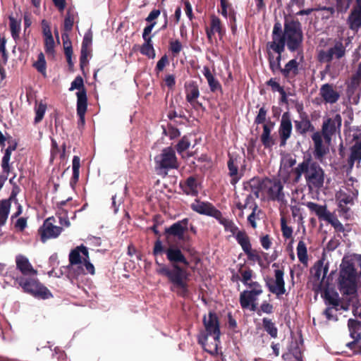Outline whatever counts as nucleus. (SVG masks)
Masks as SVG:
<instances>
[{
    "label": "nucleus",
    "instance_id": "obj_58",
    "mask_svg": "<svg viewBox=\"0 0 361 361\" xmlns=\"http://www.w3.org/2000/svg\"><path fill=\"white\" fill-rule=\"evenodd\" d=\"M241 276H242V282L246 286H250V284L251 283V282H252L251 281V279H252V271L251 270H245L242 272L241 274Z\"/></svg>",
    "mask_w": 361,
    "mask_h": 361
},
{
    "label": "nucleus",
    "instance_id": "obj_2",
    "mask_svg": "<svg viewBox=\"0 0 361 361\" xmlns=\"http://www.w3.org/2000/svg\"><path fill=\"white\" fill-rule=\"evenodd\" d=\"M205 331L202 332L198 337V342L204 349L210 354L217 353L219 343L220 330L216 315L209 312L203 318Z\"/></svg>",
    "mask_w": 361,
    "mask_h": 361
},
{
    "label": "nucleus",
    "instance_id": "obj_41",
    "mask_svg": "<svg viewBox=\"0 0 361 361\" xmlns=\"http://www.w3.org/2000/svg\"><path fill=\"white\" fill-rule=\"evenodd\" d=\"M9 21L11 36L14 40H17L19 38L20 31V21L16 20L12 16L9 17Z\"/></svg>",
    "mask_w": 361,
    "mask_h": 361
},
{
    "label": "nucleus",
    "instance_id": "obj_16",
    "mask_svg": "<svg viewBox=\"0 0 361 361\" xmlns=\"http://www.w3.org/2000/svg\"><path fill=\"white\" fill-rule=\"evenodd\" d=\"M191 208L193 211L200 214L212 216L214 218L219 217V211L207 202H201L196 200L191 204Z\"/></svg>",
    "mask_w": 361,
    "mask_h": 361
},
{
    "label": "nucleus",
    "instance_id": "obj_26",
    "mask_svg": "<svg viewBox=\"0 0 361 361\" xmlns=\"http://www.w3.org/2000/svg\"><path fill=\"white\" fill-rule=\"evenodd\" d=\"M350 29L357 30L361 26V3L358 1V6L355 8L348 18Z\"/></svg>",
    "mask_w": 361,
    "mask_h": 361
},
{
    "label": "nucleus",
    "instance_id": "obj_46",
    "mask_svg": "<svg viewBox=\"0 0 361 361\" xmlns=\"http://www.w3.org/2000/svg\"><path fill=\"white\" fill-rule=\"evenodd\" d=\"M192 135L184 136L177 145V150L181 154L183 152L186 150L190 146Z\"/></svg>",
    "mask_w": 361,
    "mask_h": 361
},
{
    "label": "nucleus",
    "instance_id": "obj_39",
    "mask_svg": "<svg viewBox=\"0 0 361 361\" xmlns=\"http://www.w3.org/2000/svg\"><path fill=\"white\" fill-rule=\"evenodd\" d=\"M236 240L242 247L244 252H249L251 245L248 236L243 231H238L235 236Z\"/></svg>",
    "mask_w": 361,
    "mask_h": 361
},
{
    "label": "nucleus",
    "instance_id": "obj_31",
    "mask_svg": "<svg viewBox=\"0 0 361 361\" xmlns=\"http://www.w3.org/2000/svg\"><path fill=\"white\" fill-rule=\"evenodd\" d=\"M286 44L284 38L281 36H274L273 37V42L269 44V48L277 53V56H281Z\"/></svg>",
    "mask_w": 361,
    "mask_h": 361
},
{
    "label": "nucleus",
    "instance_id": "obj_25",
    "mask_svg": "<svg viewBox=\"0 0 361 361\" xmlns=\"http://www.w3.org/2000/svg\"><path fill=\"white\" fill-rule=\"evenodd\" d=\"M326 305L331 307H340L347 310L348 307L340 304L339 295L336 291L331 288H326L324 291Z\"/></svg>",
    "mask_w": 361,
    "mask_h": 361
},
{
    "label": "nucleus",
    "instance_id": "obj_42",
    "mask_svg": "<svg viewBox=\"0 0 361 361\" xmlns=\"http://www.w3.org/2000/svg\"><path fill=\"white\" fill-rule=\"evenodd\" d=\"M348 326L351 337L355 340H357L360 337V334L358 333V331L361 327L360 322L355 319H350L348 320Z\"/></svg>",
    "mask_w": 361,
    "mask_h": 361
},
{
    "label": "nucleus",
    "instance_id": "obj_19",
    "mask_svg": "<svg viewBox=\"0 0 361 361\" xmlns=\"http://www.w3.org/2000/svg\"><path fill=\"white\" fill-rule=\"evenodd\" d=\"M305 205L310 211L315 214L320 220L332 223L333 216L327 210L326 205H320L312 202H307L305 203Z\"/></svg>",
    "mask_w": 361,
    "mask_h": 361
},
{
    "label": "nucleus",
    "instance_id": "obj_62",
    "mask_svg": "<svg viewBox=\"0 0 361 361\" xmlns=\"http://www.w3.org/2000/svg\"><path fill=\"white\" fill-rule=\"evenodd\" d=\"M182 48V44L178 40H175L170 42V49L174 54H179Z\"/></svg>",
    "mask_w": 361,
    "mask_h": 361
},
{
    "label": "nucleus",
    "instance_id": "obj_54",
    "mask_svg": "<svg viewBox=\"0 0 361 361\" xmlns=\"http://www.w3.org/2000/svg\"><path fill=\"white\" fill-rule=\"evenodd\" d=\"M54 40L53 37L44 38L45 51L49 54H53L54 52Z\"/></svg>",
    "mask_w": 361,
    "mask_h": 361
},
{
    "label": "nucleus",
    "instance_id": "obj_43",
    "mask_svg": "<svg viewBox=\"0 0 361 361\" xmlns=\"http://www.w3.org/2000/svg\"><path fill=\"white\" fill-rule=\"evenodd\" d=\"M197 185V182L194 178H188L186 180L185 192L188 195H196L198 192Z\"/></svg>",
    "mask_w": 361,
    "mask_h": 361
},
{
    "label": "nucleus",
    "instance_id": "obj_38",
    "mask_svg": "<svg viewBox=\"0 0 361 361\" xmlns=\"http://www.w3.org/2000/svg\"><path fill=\"white\" fill-rule=\"evenodd\" d=\"M140 53L145 56H147L149 59L155 58V51L154 49L152 40L151 39H148V40L145 41V43L140 48Z\"/></svg>",
    "mask_w": 361,
    "mask_h": 361
},
{
    "label": "nucleus",
    "instance_id": "obj_52",
    "mask_svg": "<svg viewBox=\"0 0 361 361\" xmlns=\"http://www.w3.org/2000/svg\"><path fill=\"white\" fill-rule=\"evenodd\" d=\"M352 169H350V166L347 169V178L345 180V185L343 187H348L350 188H357V180L350 176V173L351 172Z\"/></svg>",
    "mask_w": 361,
    "mask_h": 361
},
{
    "label": "nucleus",
    "instance_id": "obj_12",
    "mask_svg": "<svg viewBox=\"0 0 361 361\" xmlns=\"http://www.w3.org/2000/svg\"><path fill=\"white\" fill-rule=\"evenodd\" d=\"M358 189L350 188L342 186L336 193V200L338 202L339 207L345 210L347 205H353L354 201L357 198Z\"/></svg>",
    "mask_w": 361,
    "mask_h": 361
},
{
    "label": "nucleus",
    "instance_id": "obj_11",
    "mask_svg": "<svg viewBox=\"0 0 361 361\" xmlns=\"http://www.w3.org/2000/svg\"><path fill=\"white\" fill-rule=\"evenodd\" d=\"M345 49L343 43L336 42L334 47L318 52V60L321 63H329L334 59H341L345 55Z\"/></svg>",
    "mask_w": 361,
    "mask_h": 361
},
{
    "label": "nucleus",
    "instance_id": "obj_50",
    "mask_svg": "<svg viewBox=\"0 0 361 361\" xmlns=\"http://www.w3.org/2000/svg\"><path fill=\"white\" fill-rule=\"evenodd\" d=\"M281 58V56H277L274 58L271 53L269 54L270 68L274 72L281 70L280 63Z\"/></svg>",
    "mask_w": 361,
    "mask_h": 361
},
{
    "label": "nucleus",
    "instance_id": "obj_21",
    "mask_svg": "<svg viewBox=\"0 0 361 361\" xmlns=\"http://www.w3.org/2000/svg\"><path fill=\"white\" fill-rule=\"evenodd\" d=\"M16 267L25 276H35L37 271L33 269L28 259L23 255H18L16 259Z\"/></svg>",
    "mask_w": 361,
    "mask_h": 361
},
{
    "label": "nucleus",
    "instance_id": "obj_55",
    "mask_svg": "<svg viewBox=\"0 0 361 361\" xmlns=\"http://www.w3.org/2000/svg\"><path fill=\"white\" fill-rule=\"evenodd\" d=\"M90 52V47H81L80 66L82 68H83L84 66L87 65L88 62L87 57Z\"/></svg>",
    "mask_w": 361,
    "mask_h": 361
},
{
    "label": "nucleus",
    "instance_id": "obj_44",
    "mask_svg": "<svg viewBox=\"0 0 361 361\" xmlns=\"http://www.w3.org/2000/svg\"><path fill=\"white\" fill-rule=\"evenodd\" d=\"M311 128V123L307 119H302L300 121H295V128L300 134L306 133Z\"/></svg>",
    "mask_w": 361,
    "mask_h": 361
},
{
    "label": "nucleus",
    "instance_id": "obj_34",
    "mask_svg": "<svg viewBox=\"0 0 361 361\" xmlns=\"http://www.w3.org/2000/svg\"><path fill=\"white\" fill-rule=\"evenodd\" d=\"M199 89L195 85H190L186 89V99L192 105L197 103V99L199 97Z\"/></svg>",
    "mask_w": 361,
    "mask_h": 361
},
{
    "label": "nucleus",
    "instance_id": "obj_23",
    "mask_svg": "<svg viewBox=\"0 0 361 361\" xmlns=\"http://www.w3.org/2000/svg\"><path fill=\"white\" fill-rule=\"evenodd\" d=\"M167 259L173 264H176L178 262H181L185 266L189 265L188 261L185 259L180 250L177 247H170L166 250Z\"/></svg>",
    "mask_w": 361,
    "mask_h": 361
},
{
    "label": "nucleus",
    "instance_id": "obj_7",
    "mask_svg": "<svg viewBox=\"0 0 361 361\" xmlns=\"http://www.w3.org/2000/svg\"><path fill=\"white\" fill-rule=\"evenodd\" d=\"M247 287L249 290L243 291L240 295V305L243 309L255 311L257 298L263 292L262 286L258 282H251Z\"/></svg>",
    "mask_w": 361,
    "mask_h": 361
},
{
    "label": "nucleus",
    "instance_id": "obj_49",
    "mask_svg": "<svg viewBox=\"0 0 361 361\" xmlns=\"http://www.w3.org/2000/svg\"><path fill=\"white\" fill-rule=\"evenodd\" d=\"M341 309L340 307L328 306L324 311V314L329 321H337L336 312Z\"/></svg>",
    "mask_w": 361,
    "mask_h": 361
},
{
    "label": "nucleus",
    "instance_id": "obj_3",
    "mask_svg": "<svg viewBox=\"0 0 361 361\" xmlns=\"http://www.w3.org/2000/svg\"><path fill=\"white\" fill-rule=\"evenodd\" d=\"M252 192L257 198L267 196L272 200L283 201L284 193L283 184L278 179H252L250 182Z\"/></svg>",
    "mask_w": 361,
    "mask_h": 361
},
{
    "label": "nucleus",
    "instance_id": "obj_28",
    "mask_svg": "<svg viewBox=\"0 0 361 361\" xmlns=\"http://www.w3.org/2000/svg\"><path fill=\"white\" fill-rule=\"evenodd\" d=\"M274 124H264L263 126V132L261 135V141L265 147H270L274 145V140L271 136V131Z\"/></svg>",
    "mask_w": 361,
    "mask_h": 361
},
{
    "label": "nucleus",
    "instance_id": "obj_8",
    "mask_svg": "<svg viewBox=\"0 0 361 361\" xmlns=\"http://www.w3.org/2000/svg\"><path fill=\"white\" fill-rule=\"evenodd\" d=\"M18 283L25 292L35 298L47 299L51 296L50 291L35 278L21 277L18 279Z\"/></svg>",
    "mask_w": 361,
    "mask_h": 361
},
{
    "label": "nucleus",
    "instance_id": "obj_47",
    "mask_svg": "<svg viewBox=\"0 0 361 361\" xmlns=\"http://www.w3.org/2000/svg\"><path fill=\"white\" fill-rule=\"evenodd\" d=\"M46 109H47V106L45 104L42 103V102H39L35 107V113H36V116H35V123H39L40 122L43 117H44V115L46 112Z\"/></svg>",
    "mask_w": 361,
    "mask_h": 361
},
{
    "label": "nucleus",
    "instance_id": "obj_29",
    "mask_svg": "<svg viewBox=\"0 0 361 361\" xmlns=\"http://www.w3.org/2000/svg\"><path fill=\"white\" fill-rule=\"evenodd\" d=\"M228 167L229 170V175L231 177V183L235 185L239 180L240 177L238 174V161L236 158L231 157L228 161Z\"/></svg>",
    "mask_w": 361,
    "mask_h": 361
},
{
    "label": "nucleus",
    "instance_id": "obj_22",
    "mask_svg": "<svg viewBox=\"0 0 361 361\" xmlns=\"http://www.w3.org/2000/svg\"><path fill=\"white\" fill-rule=\"evenodd\" d=\"M77 114L82 123H85V114L87 110V94L85 90H79L77 93Z\"/></svg>",
    "mask_w": 361,
    "mask_h": 361
},
{
    "label": "nucleus",
    "instance_id": "obj_32",
    "mask_svg": "<svg viewBox=\"0 0 361 361\" xmlns=\"http://www.w3.org/2000/svg\"><path fill=\"white\" fill-rule=\"evenodd\" d=\"M11 209L9 200H2L0 202V226L5 224Z\"/></svg>",
    "mask_w": 361,
    "mask_h": 361
},
{
    "label": "nucleus",
    "instance_id": "obj_63",
    "mask_svg": "<svg viewBox=\"0 0 361 361\" xmlns=\"http://www.w3.org/2000/svg\"><path fill=\"white\" fill-rule=\"evenodd\" d=\"M207 82L209 84V86L210 87V90L212 92L217 91L219 90H221V85L219 82V81L214 78H212L209 80H207Z\"/></svg>",
    "mask_w": 361,
    "mask_h": 361
},
{
    "label": "nucleus",
    "instance_id": "obj_35",
    "mask_svg": "<svg viewBox=\"0 0 361 361\" xmlns=\"http://www.w3.org/2000/svg\"><path fill=\"white\" fill-rule=\"evenodd\" d=\"M262 324L264 329L271 338H275L277 337L278 329L274 322H273L270 319L264 318L262 319Z\"/></svg>",
    "mask_w": 361,
    "mask_h": 361
},
{
    "label": "nucleus",
    "instance_id": "obj_61",
    "mask_svg": "<svg viewBox=\"0 0 361 361\" xmlns=\"http://www.w3.org/2000/svg\"><path fill=\"white\" fill-rule=\"evenodd\" d=\"M268 85H270L273 89L277 90L279 92H280V94H281L282 96V99H284L286 98V92L283 90V88L280 86V85L273 80H270L269 82H268Z\"/></svg>",
    "mask_w": 361,
    "mask_h": 361
},
{
    "label": "nucleus",
    "instance_id": "obj_14",
    "mask_svg": "<svg viewBox=\"0 0 361 361\" xmlns=\"http://www.w3.org/2000/svg\"><path fill=\"white\" fill-rule=\"evenodd\" d=\"M283 275V271L276 269L274 271V279H271L267 282L269 291L278 296L284 294L286 292Z\"/></svg>",
    "mask_w": 361,
    "mask_h": 361
},
{
    "label": "nucleus",
    "instance_id": "obj_20",
    "mask_svg": "<svg viewBox=\"0 0 361 361\" xmlns=\"http://www.w3.org/2000/svg\"><path fill=\"white\" fill-rule=\"evenodd\" d=\"M319 94L326 103L334 104L339 97L340 94L331 85L324 84L319 90Z\"/></svg>",
    "mask_w": 361,
    "mask_h": 361
},
{
    "label": "nucleus",
    "instance_id": "obj_5",
    "mask_svg": "<svg viewBox=\"0 0 361 361\" xmlns=\"http://www.w3.org/2000/svg\"><path fill=\"white\" fill-rule=\"evenodd\" d=\"M359 278L352 264L348 262L341 263L339 286L343 294L353 295L356 293Z\"/></svg>",
    "mask_w": 361,
    "mask_h": 361
},
{
    "label": "nucleus",
    "instance_id": "obj_60",
    "mask_svg": "<svg viewBox=\"0 0 361 361\" xmlns=\"http://www.w3.org/2000/svg\"><path fill=\"white\" fill-rule=\"evenodd\" d=\"M155 25H156V23L154 22L145 27V29L143 30V33H142V38H143L144 41H147V40H148V39H152V36H151L150 34H151Z\"/></svg>",
    "mask_w": 361,
    "mask_h": 361
},
{
    "label": "nucleus",
    "instance_id": "obj_13",
    "mask_svg": "<svg viewBox=\"0 0 361 361\" xmlns=\"http://www.w3.org/2000/svg\"><path fill=\"white\" fill-rule=\"evenodd\" d=\"M188 219H184L178 221L171 226L165 228V233L168 235L177 238L180 241H188L189 237L185 234L188 230Z\"/></svg>",
    "mask_w": 361,
    "mask_h": 361
},
{
    "label": "nucleus",
    "instance_id": "obj_64",
    "mask_svg": "<svg viewBox=\"0 0 361 361\" xmlns=\"http://www.w3.org/2000/svg\"><path fill=\"white\" fill-rule=\"evenodd\" d=\"M361 82V63L359 66L357 74L352 78L351 86L353 87H355L357 85H359Z\"/></svg>",
    "mask_w": 361,
    "mask_h": 361
},
{
    "label": "nucleus",
    "instance_id": "obj_56",
    "mask_svg": "<svg viewBox=\"0 0 361 361\" xmlns=\"http://www.w3.org/2000/svg\"><path fill=\"white\" fill-rule=\"evenodd\" d=\"M257 212L258 213L260 212V210H258V207L256 204L254 205L252 208V213L248 216L247 221L250 224L252 228L257 227L256 219H257Z\"/></svg>",
    "mask_w": 361,
    "mask_h": 361
},
{
    "label": "nucleus",
    "instance_id": "obj_59",
    "mask_svg": "<svg viewBox=\"0 0 361 361\" xmlns=\"http://www.w3.org/2000/svg\"><path fill=\"white\" fill-rule=\"evenodd\" d=\"M266 117H267V110L264 107H262L259 109V110L258 111V114L255 118V122L257 124L263 123L266 120Z\"/></svg>",
    "mask_w": 361,
    "mask_h": 361
},
{
    "label": "nucleus",
    "instance_id": "obj_36",
    "mask_svg": "<svg viewBox=\"0 0 361 361\" xmlns=\"http://www.w3.org/2000/svg\"><path fill=\"white\" fill-rule=\"evenodd\" d=\"M215 219H217L219 221V222L221 225L224 226V227L226 231H228V232L231 233L232 234H235L237 232V231H238L237 226L231 220L223 217L222 214L220 211H219V217L215 218Z\"/></svg>",
    "mask_w": 361,
    "mask_h": 361
},
{
    "label": "nucleus",
    "instance_id": "obj_24",
    "mask_svg": "<svg viewBox=\"0 0 361 361\" xmlns=\"http://www.w3.org/2000/svg\"><path fill=\"white\" fill-rule=\"evenodd\" d=\"M208 39L212 41V36L215 33H218L220 38L223 37L225 33V30L223 27L221 20L216 16H212L211 19L210 28H207L206 30Z\"/></svg>",
    "mask_w": 361,
    "mask_h": 361
},
{
    "label": "nucleus",
    "instance_id": "obj_9",
    "mask_svg": "<svg viewBox=\"0 0 361 361\" xmlns=\"http://www.w3.org/2000/svg\"><path fill=\"white\" fill-rule=\"evenodd\" d=\"M154 161L158 173L166 174V170L175 169L178 166L175 152L171 147L164 149L159 155L155 157Z\"/></svg>",
    "mask_w": 361,
    "mask_h": 361
},
{
    "label": "nucleus",
    "instance_id": "obj_6",
    "mask_svg": "<svg viewBox=\"0 0 361 361\" xmlns=\"http://www.w3.org/2000/svg\"><path fill=\"white\" fill-rule=\"evenodd\" d=\"M289 50L298 49L302 42L301 25L298 21L292 20L285 24L284 34L281 36Z\"/></svg>",
    "mask_w": 361,
    "mask_h": 361
},
{
    "label": "nucleus",
    "instance_id": "obj_30",
    "mask_svg": "<svg viewBox=\"0 0 361 361\" xmlns=\"http://www.w3.org/2000/svg\"><path fill=\"white\" fill-rule=\"evenodd\" d=\"M361 161V140L357 142L351 149V154L348 159V165H350V169H352L354 165V162Z\"/></svg>",
    "mask_w": 361,
    "mask_h": 361
},
{
    "label": "nucleus",
    "instance_id": "obj_48",
    "mask_svg": "<svg viewBox=\"0 0 361 361\" xmlns=\"http://www.w3.org/2000/svg\"><path fill=\"white\" fill-rule=\"evenodd\" d=\"M80 159L79 157L74 156L72 161V168H73V178L77 181L79 178L80 174Z\"/></svg>",
    "mask_w": 361,
    "mask_h": 361
},
{
    "label": "nucleus",
    "instance_id": "obj_17",
    "mask_svg": "<svg viewBox=\"0 0 361 361\" xmlns=\"http://www.w3.org/2000/svg\"><path fill=\"white\" fill-rule=\"evenodd\" d=\"M53 221L54 218L50 217L44 222L41 234V239L43 242H45L47 239L58 237L62 231V228L54 226Z\"/></svg>",
    "mask_w": 361,
    "mask_h": 361
},
{
    "label": "nucleus",
    "instance_id": "obj_57",
    "mask_svg": "<svg viewBox=\"0 0 361 361\" xmlns=\"http://www.w3.org/2000/svg\"><path fill=\"white\" fill-rule=\"evenodd\" d=\"M281 231L283 235L286 238H290L293 234V229L291 227L286 225V221L283 219H281Z\"/></svg>",
    "mask_w": 361,
    "mask_h": 361
},
{
    "label": "nucleus",
    "instance_id": "obj_33",
    "mask_svg": "<svg viewBox=\"0 0 361 361\" xmlns=\"http://www.w3.org/2000/svg\"><path fill=\"white\" fill-rule=\"evenodd\" d=\"M298 63L295 59H292L285 66L281 71L283 75L288 78L290 75H295L298 73Z\"/></svg>",
    "mask_w": 361,
    "mask_h": 361
},
{
    "label": "nucleus",
    "instance_id": "obj_53",
    "mask_svg": "<svg viewBox=\"0 0 361 361\" xmlns=\"http://www.w3.org/2000/svg\"><path fill=\"white\" fill-rule=\"evenodd\" d=\"M227 18H228L233 33H235L236 31V29H237V25L235 23V21H236L235 12L233 8H228V16Z\"/></svg>",
    "mask_w": 361,
    "mask_h": 361
},
{
    "label": "nucleus",
    "instance_id": "obj_4",
    "mask_svg": "<svg viewBox=\"0 0 361 361\" xmlns=\"http://www.w3.org/2000/svg\"><path fill=\"white\" fill-rule=\"evenodd\" d=\"M157 264L159 267L157 269V272L159 274L167 276L172 283L171 290L181 296H186L188 293V272L178 264H173L172 269H169L166 265L159 264L157 261Z\"/></svg>",
    "mask_w": 361,
    "mask_h": 361
},
{
    "label": "nucleus",
    "instance_id": "obj_27",
    "mask_svg": "<svg viewBox=\"0 0 361 361\" xmlns=\"http://www.w3.org/2000/svg\"><path fill=\"white\" fill-rule=\"evenodd\" d=\"M80 253H82L85 257L89 258L87 247L83 245L78 246L76 248L73 250L69 255V260L71 264H79L82 263Z\"/></svg>",
    "mask_w": 361,
    "mask_h": 361
},
{
    "label": "nucleus",
    "instance_id": "obj_10",
    "mask_svg": "<svg viewBox=\"0 0 361 361\" xmlns=\"http://www.w3.org/2000/svg\"><path fill=\"white\" fill-rule=\"evenodd\" d=\"M342 118L340 114H335L325 118L322 124V135L325 142L329 145L332 135L340 132Z\"/></svg>",
    "mask_w": 361,
    "mask_h": 361
},
{
    "label": "nucleus",
    "instance_id": "obj_37",
    "mask_svg": "<svg viewBox=\"0 0 361 361\" xmlns=\"http://www.w3.org/2000/svg\"><path fill=\"white\" fill-rule=\"evenodd\" d=\"M16 149V146H9L5 151L2 158L1 167L4 173H8L10 171L9 161L11 159V153Z\"/></svg>",
    "mask_w": 361,
    "mask_h": 361
},
{
    "label": "nucleus",
    "instance_id": "obj_1",
    "mask_svg": "<svg viewBox=\"0 0 361 361\" xmlns=\"http://www.w3.org/2000/svg\"><path fill=\"white\" fill-rule=\"evenodd\" d=\"M295 180L304 176L306 185L311 190H318L324 186L325 173L323 169L311 157L305 158L295 168Z\"/></svg>",
    "mask_w": 361,
    "mask_h": 361
},
{
    "label": "nucleus",
    "instance_id": "obj_18",
    "mask_svg": "<svg viewBox=\"0 0 361 361\" xmlns=\"http://www.w3.org/2000/svg\"><path fill=\"white\" fill-rule=\"evenodd\" d=\"M322 136L323 135L319 132H316L312 135L314 145V156L320 162L323 161L324 156L329 152L328 147L323 143Z\"/></svg>",
    "mask_w": 361,
    "mask_h": 361
},
{
    "label": "nucleus",
    "instance_id": "obj_45",
    "mask_svg": "<svg viewBox=\"0 0 361 361\" xmlns=\"http://www.w3.org/2000/svg\"><path fill=\"white\" fill-rule=\"evenodd\" d=\"M314 271L315 277L318 279H322L323 280L327 274L328 267L326 265L324 266L323 263L319 262L318 264L314 267Z\"/></svg>",
    "mask_w": 361,
    "mask_h": 361
},
{
    "label": "nucleus",
    "instance_id": "obj_51",
    "mask_svg": "<svg viewBox=\"0 0 361 361\" xmlns=\"http://www.w3.org/2000/svg\"><path fill=\"white\" fill-rule=\"evenodd\" d=\"M35 68L42 73H45L46 71V61L42 53L38 55L37 61L34 63Z\"/></svg>",
    "mask_w": 361,
    "mask_h": 361
},
{
    "label": "nucleus",
    "instance_id": "obj_15",
    "mask_svg": "<svg viewBox=\"0 0 361 361\" xmlns=\"http://www.w3.org/2000/svg\"><path fill=\"white\" fill-rule=\"evenodd\" d=\"M292 122L290 115L288 112L283 114L279 128L280 137V145L284 146L287 140L290 138L292 133Z\"/></svg>",
    "mask_w": 361,
    "mask_h": 361
},
{
    "label": "nucleus",
    "instance_id": "obj_40",
    "mask_svg": "<svg viewBox=\"0 0 361 361\" xmlns=\"http://www.w3.org/2000/svg\"><path fill=\"white\" fill-rule=\"evenodd\" d=\"M297 255L299 261L302 264H307L308 258H307V250L305 243L300 240L298 243L297 246Z\"/></svg>",
    "mask_w": 361,
    "mask_h": 361
}]
</instances>
